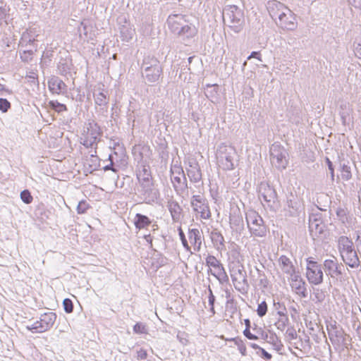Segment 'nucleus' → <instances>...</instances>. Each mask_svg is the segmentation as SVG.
Instances as JSON below:
<instances>
[{
    "instance_id": "f257e3e1",
    "label": "nucleus",
    "mask_w": 361,
    "mask_h": 361,
    "mask_svg": "<svg viewBox=\"0 0 361 361\" xmlns=\"http://www.w3.org/2000/svg\"><path fill=\"white\" fill-rule=\"evenodd\" d=\"M166 23L171 32L177 35L185 45H189L197 33V28L189 22L185 15L171 14Z\"/></svg>"
},
{
    "instance_id": "f03ea898",
    "label": "nucleus",
    "mask_w": 361,
    "mask_h": 361,
    "mask_svg": "<svg viewBox=\"0 0 361 361\" xmlns=\"http://www.w3.org/2000/svg\"><path fill=\"white\" fill-rule=\"evenodd\" d=\"M338 250L342 260L347 266L352 269H357L360 266L358 251L355 250L353 240L348 237L341 235L338 238Z\"/></svg>"
},
{
    "instance_id": "7ed1b4c3",
    "label": "nucleus",
    "mask_w": 361,
    "mask_h": 361,
    "mask_svg": "<svg viewBox=\"0 0 361 361\" xmlns=\"http://www.w3.org/2000/svg\"><path fill=\"white\" fill-rule=\"evenodd\" d=\"M224 24L235 33L240 32L245 25L244 12L235 5H226L223 8Z\"/></svg>"
},
{
    "instance_id": "20e7f679",
    "label": "nucleus",
    "mask_w": 361,
    "mask_h": 361,
    "mask_svg": "<svg viewBox=\"0 0 361 361\" xmlns=\"http://www.w3.org/2000/svg\"><path fill=\"white\" fill-rule=\"evenodd\" d=\"M216 159L219 166L225 171L233 170L235 168L236 157L235 149L224 143L219 145L216 150Z\"/></svg>"
},
{
    "instance_id": "39448f33",
    "label": "nucleus",
    "mask_w": 361,
    "mask_h": 361,
    "mask_svg": "<svg viewBox=\"0 0 361 361\" xmlns=\"http://www.w3.org/2000/svg\"><path fill=\"white\" fill-rule=\"evenodd\" d=\"M245 219L251 235L263 238L267 235V227L264 225L263 219L258 213L250 211L246 213Z\"/></svg>"
},
{
    "instance_id": "423d86ee",
    "label": "nucleus",
    "mask_w": 361,
    "mask_h": 361,
    "mask_svg": "<svg viewBox=\"0 0 361 361\" xmlns=\"http://www.w3.org/2000/svg\"><path fill=\"white\" fill-rule=\"evenodd\" d=\"M306 277L310 283L318 286L323 283L324 273L322 266L313 257L306 259Z\"/></svg>"
},
{
    "instance_id": "0eeeda50",
    "label": "nucleus",
    "mask_w": 361,
    "mask_h": 361,
    "mask_svg": "<svg viewBox=\"0 0 361 361\" xmlns=\"http://www.w3.org/2000/svg\"><path fill=\"white\" fill-rule=\"evenodd\" d=\"M87 130L86 134L83 135V137H81L82 141L80 143L85 148H94L95 149L94 152L96 153L97 144L100 141L102 131L98 123L94 121L88 123Z\"/></svg>"
},
{
    "instance_id": "6e6552de",
    "label": "nucleus",
    "mask_w": 361,
    "mask_h": 361,
    "mask_svg": "<svg viewBox=\"0 0 361 361\" xmlns=\"http://www.w3.org/2000/svg\"><path fill=\"white\" fill-rule=\"evenodd\" d=\"M270 160L276 169H285L288 164V152L286 149L279 143H274L269 149Z\"/></svg>"
},
{
    "instance_id": "1a4fd4ad",
    "label": "nucleus",
    "mask_w": 361,
    "mask_h": 361,
    "mask_svg": "<svg viewBox=\"0 0 361 361\" xmlns=\"http://www.w3.org/2000/svg\"><path fill=\"white\" fill-rule=\"evenodd\" d=\"M56 319V314L54 312H49L41 314L39 320H37L26 329L32 333H44L49 330L54 324Z\"/></svg>"
},
{
    "instance_id": "9d476101",
    "label": "nucleus",
    "mask_w": 361,
    "mask_h": 361,
    "mask_svg": "<svg viewBox=\"0 0 361 361\" xmlns=\"http://www.w3.org/2000/svg\"><path fill=\"white\" fill-rule=\"evenodd\" d=\"M137 198L140 202L153 204L159 197V191L154 185V183L140 185L137 190Z\"/></svg>"
},
{
    "instance_id": "9b49d317",
    "label": "nucleus",
    "mask_w": 361,
    "mask_h": 361,
    "mask_svg": "<svg viewBox=\"0 0 361 361\" xmlns=\"http://www.w3.org/2000/svg\"><path fill=\"white\" fill-rule=\"evenodd\" d=\"M304 211L302 200L295 195L290 193L286 197V202L283 207L284 215L286 217H298Z\"/></svg>"
},
{
    "instance_id": "f8f14e48",
    "label": "nucleus",
    "mask_w": 361,
    "mask_h": 361,
    "mask_svg": "<svg viewBox=\"0 0 361 361\" xmlns=\"http://www.w3.org/2000/svg\"><path fill=\"white\" fill-rule=\"evenodd\" d=\"M190 204L194 212L200 214L202 219H209L211 217L207 200L203 195H193L190 200Z\"/></svg>"
},
{
    "instance_id": "ddd939ff",
    "label": "nucleus",
    "mask_w": 361,
    "mask_h": 361,
    "mask_svg": "<svg viewBox=\"0 0 361 361\" xmlns=\"http://www.w3.org/2000/svg\"><path fill=\"white\" fill-rule=\"evenodd\" d=\"M259 200H263L270 209L274 208V204L278 200L275 189L266 182H262L258 187Z\"/></svg>"
},
{
    "instance_id": "4468645a",
    "label": "nucleus",
    "mask_w": 361,
    "mask_h": 361,
    "mask_svg": "<svg viewBox=\"0 0 361 361\" xmlns=\"http://www.w3.org/2000/svg\"><path fill=\"white\" fill-rule=\"evenodd\" d=\"M275 23L279 27L290 31L295 30L298 25L295 15L289 8Z\"/></svg>"
},
{
    "instance_id": "2eb2a0df",
    "label": "nucleus",
    "mask_w": 361,
    "mask_h": 361,
    "mask_svg": "<svg viewBox=\"0 0 361 361\" xmlns=\"http://www.w3.org/2000/svg\"><path fill=\"white\" fill-rule=\"evenodd\" d=\"M322 269H324L325 274L331 278H336L343 274L342 268H343V265L341 263L338 262L336 258L333 259H326L324 261Z\"/></svg>"
},
{
    "instance_id": "dca6fc26",
    "label": "nucleus",
    "mask_w": 361,
    "mask_h": 361,
    "mask_svg": "<svg viewBox=\"0 0 361 361\" xmlns=\"http://www.w3.org/2000/svg\"><path fill=\"white\" fill-rule=\"evenodd\" d=\"M325 228L321 213L311 214L309 216V229L312 235L318 236Z\"/></svg>"
},
{
    "instance_id": "f3484780",
    "label": "nucleus",
    "mask_w": 361,
    "mask_h": 361,
    "mask_svg": "<svg viewBox=\"0 0 361 361\" xmlns=\"http://www.w3.org/2000/svg\"><path fill=\"white\" fill-rule=\"evenodd\" d=\"M288 7L283 3L276 0H271L267 2V9L272 20L276 23L281 16L285 13Z\"/></svg>"
},
{
    "instance_id": "a211bd4d",
    "label": "nucleus",
    "mask_w": 361,
    "mask_h": 361,
    "mask_svg": "<svg viewBox=\"0 0 361 361\" xmlns=\"http://www.w3.org/2000/svg\"><path fill=\"white\" fill-rule=\"evenodd\" d=\"M231 228L240 234L244 230V221L239 208L232 209L229 216Z\"/></svg>"
},
{
    "instance_id": "6ab92c4d",
    "label": "nucleus",
    "mask_w": 361,
    "mask_h": 361,
    "mask_svg": "<svg viewBox=\"0 0 361 361\" xmlns=\"http://www.w3.org/2000/svg\"><path fill=\"white\" fill-rule=\"evenodd\" d=\"M136 176L140 185L153 183V178L149 165L144 164L138 165L136 171Z\"/></svg>"
},
{
    "instance_id": "aec40b11",
    "label": "nucleus",
    "mask_w": 361,
    "mask_h": 361,
    "mask_svg": "<svg viewBox=\"0 0 361 361\" xmlns=\"http://www.w3.org/2000/svg\"><path fill=\"white\" fill-rule=\"evenodd\" d=\"M36 34L34 28L26 29L22 34L19 41V46L22 47H32L35 51L37 50L36 47Z\"/></svg>"
},
{
    "instance_id": "412c9836",
    "label": "nucleus",
    "mask_w": 361,
    "mask_h": 361,
    "mask_svg": "<svg viewBox=\"0 0 361 361\" xmlns=\"http://www.w3.org/2000/svg\"><path fill=\"white\" fill-rule=\"evenodd\" d=\"M187 176L190 182L193 183H200L202 181V173L200 167L197 162L190 161L188 167L186 168Z\"/></svg>"
},
{
    "instance_id": "4be33fe9",
    "label": "nucleus",
    "mask_w": 361,
    "mask_h": 361,
    "mask_svg": "<svg viewBox=\"0 0 361 361\" xmlns=\"http://www.w3.org/2000/svg\"><path fill=\"white\" fill-rule=\"evenodd\" d=\"M188 237L194 251L199 252L201 250L202 242L204 238L201 231L197 228H189Z\"/></svg>"
},
{
    "instance_id": "5701e85b",
    "label": "nucleus",
    "mask_w": 361,
    "mask_h": 361,
    "mask_svg": "<svg viewBox=\"0 0 361 361\" xmlns=\"http://www.w3.org/2000/svg\"><path fill=\"white\" fill-rule=\"evenodd\" d=\"M163 68L161 66H157V68H148L141 71L142 75L149 82H155L159 80L161 75L162 74Z\"/></svg>"
},
{
    "instance_id": "b1692460",
    "label": "nucleus",
    "mask_w": 361,
    "mask_h": 361,
    "mask_svg": "<svg viewBox=\"0 0 361 361\" xmlns=\"http://www.w3.org/2000/svg\"><path fill=\"white\" fill-rule=\"evenodd\" d=\"M167 207L174 222H178L182 217L183 209L179 203L174 200H169L167 202Z\"/></svg>"
},
{
    "instance_id": "393cba45",
    "label": "nucleus",
    "mask_w": 361,
    "mask_h": 361,
    "mask_svg": "<svg viewBox=\"0 0 361 361\" xmlns=\"http://www.w3.org/2000/svg\"><path fill=\"white\" fill-rule=\"evenodd\" d=\"M120 37L124 42H130L134 35L135 30L130 25V23L124 21L123 25L119 26Z\"/></svg>"
},
{
    "instance_id": "a878e982",
    "label": "nucleus",
    "mask_w": 361,
    "mask_h": 361,
    "mask_svg": "<svg viewBox=\"0 0 361 361\" xmlns=\"http://www.w3.org/2000/svg\"><path fill=\"white\" fill-rule=\"evenodd\" d=\"M135 228L138 230L147 228L152 224L151 219L146 215L137 213L133 219Z\"/></svg>"
},
{
    "instance_id": "bb28decb",
    "label": "nucleus",
    "mask_w": 361,
    "mask_h": 361,
    "mask_svg": "<svg viewBox=\"0 0 361 361\" xmlns=\"http://www.w3.org/2000/svg\"><path fill=\"white\" fill-rule=\"evenodd\" d=\"M72 60L68 56L61 57L59 61L57 63V68L59 73L61 75H66L70 73L71 68L72 66Z\"/></svg>"
},
{
    "instance_id": "cd10ccee",
    "label": "nucleus",
    "mask_w": 361,
    "mask_h": 361,
    "mask_svg": "<svg viewBox=\"0 0 361 361\" xmlns=\"http://www.w3.org/2000/svg\"><path fill=\"white\" fill-rule=\"evenodd\" d=\"M279 263L285 274L288 275H293L294 274L295 267L288 257L281 255L279 259Z\"/></svg>"
},
{
    "instance_id": "c85d7f7f",
    "label": "nucleus",
    "mask_w": 361,
    "mask_h": 361,
    "mask_svg": "<svg viewBox=\"0 0 361 361\" xmlns=\"http://www.w3.org/2000/svg\"><path fill=\"white\" fill-rule=\"evenodd\" d=\"M211 240L214 244V247L218 250L225 249V240L223 235L217 231H212L211 232Z\"/></svg>"
},
{
    "instance_id": "c756f323",
    "label": "nucleus",
    "mask_w": 361,
    "mask_h": 361,
    "mask_svg": "<svg viewBox=\"0 0 361 361\" xmlns=\"http://www.w3.org/2000/svg\"><path fill=\"white\" fill-rule=\"evenodd\" d=\"M206 97L213 103L218 101L219 85L217 84H207L204 88Z\"/></svg>"
},
{
    "instance_id": "7c9ffc66",
    "label": "nucleus",
    "mask_w": 361,
    "mask_h": 361,
    "mask_svg": "<svg viewBox=\"0 0 361 361\" xmlns=\"http://www.w3.org/2000/svg\"><path fill=\"white\" fill-rule=\"evenodd\" d=\"M161 66L159 61L154 56L146 55L144 56L141 65V71L148 68H157Z\"/></svg>"
},
{
    "instance_id": "2f4dec72",
    "label": "nucleus",
    "mask_w": 361,
    "mask_h": 361,
    "mask_svg": "<svg viewBox=\"0 0 361 361\" xmlns=\"http://www.w3.org/2000/svg\"><path fill=\"white\" fill-rule=\"evenodd\" d=\"M49 89L55 92H60L65 90L66 85L64 82L57 77L52 78L48 82Z\"/></svg>"
},
{
    "instance_id": "473e14b6",
    "label": "nucleus",
    "mask_w": 361,
    "mask_h": 361,
    "mask_svg": "<svg viewBox=\"0 0 361 361\" xmlns=\"http://www.w3.org/2000/svg\"><path fill=\"white\" fill-rule=\"evenodd\" d=\"M238 275L240 276V281H238V284L234 283L235 288L239 291H246L249 287L246 271L243 269H239Z\"/></svg>"
},
{
    "instance_id": "72a5a7b5",
    "label": "nucleus",
    "mask_w": 361,
    "mask_h": 361,
    "mask_svg": "<svg viewBox=\"0 0 361 361\" xmlns=\"http://www.w3.org/2000/svg\"><path fill=\"white\" fill-rule=\"evenodd\" d=\"M290 286L292 288L295 290V293L301 298H306L307 296L306 283L304 280H300L299 281H295V283H291Z\"/></svg>"
},
{
    "instance_id": "f704fd0d",
    "label": "nucleus",
    "mask_w": 361,
    "mask_h": 361,
    "mask_svg": "<svg viewBox=\"0 0 361 361\" xmlns=\"http://www.w3.org/2000/svg\"><path fill=\"white\" fill-rule=\"evenodd\" d=\"M183 175H185V172L180 163L176 161L175 164H171L170 168L171 180L182 178Z\"/></svg>"
},
{
    "instance_id": "c9c22d12",
    "label": "nucleus",
    "mask_w": 361,
    "mask_h": 361,
    "mask_svg": "<svg viewBox=\"0 0 361 361\" xmlns=\"http://www.w3.org/2000/svg\"><path fill=\"white\" fill-rule=\"evenodd\" d=\"M216 269V272H212V270L210 269H209V272L214 276H215L219 281L220 283H222V282H226V281H228V277L227 276V274L226 272V270L223 266L222 264H221L220 265H219L216 268H215Z\"/></svg>"
},
{
    "instance_id": "e433bc0d",
    "label": "nucleus",
    "mask_w": 361,
    "mask_h": 361,
    "mask_svg": "<svg viewBox=\"0 0 361 361\" xmlns=\"http://www.w3.org/2000/svg\"><path fill=\"white\" fill-rule=\"evenodd\" d=\"M340 171L341 178L343 180L348 181L352 178L351 168L349 165V162L345 163V161H340Z\"/></svg>"
},
{
    "instance_id": "4c0bfd02",
    "label": "nucleus",
    "mask_w": 361,
    "mask_h": 361,
    "mask_svg": "<svg viewBox=\"0 0 361 361\" xmlns=\"http://www.w3.org/2000/svg\"><path fill=\"white\" fill-rule=\"evenodd\" d=\"M171 181L173 184V189H174L176 193L178 196L183 197L185 195H186V193H185V191L184 189V185L183 184V183H182V181H181V178H178L175 180H172Z\"/></svg>"
},
{
    "instance_id": "58836bf2",
    "label": "nucleus",
    "mask_w": 361,
    "mask_h": 361,
    "mask_svg": "<svg viewBox=\"0 0 361 361\" xmlns=\"http://www.w3.org/2000/svg\"><path fill=\"white\" fill-rule=\"evenodd\" d=\"M95 104L98 106H106L109 103V98L103 92L93 94Z\"/></svg>"
},
{
    "instance_id": "ea45409f",
    "label": "nucleus",
    "mask_w": 361,
    "mask_h": 361,
    "mask_svg": "<svg viewBox=\"0 0 361 361\" xmlns=\"http://www.w3.org/2000/svg\"><path fill=\"white\" fill-rule=\"evenodd\" d=\"M49 106L52 110L60 114L67 111V107L65 104L59 102L56 100H51L49 102Z\"/></svg>"
},
{
    "instance_id": "a19ab883",
    "label": "nucleus",
    "mask_w": 361,
    "mask_h": 361,
    "mask_svg": "<svg viewBox=\"0 0 361 361\" xmlns=\"http://www.w3.org/2000/svg\"><path fill=\"white\" fill-rule=\"evenodd\" d=\"M312 294L314 298H312V300L315 303H321L325 300V294L324 292L319 288H312Z\"/></svg>"
},
{
    "instance_id": "79ce46f5",
    "label": "nucleus",
    "mask_w": 361,
    "mask_h": 361,
    "mask_svg": "<svg viewBox=\"0 0 361 361\" xmlns=\"http://www.w3.org/2000/svg\"><path fill=\"white\" fill-rule=\"evenodd\" d=\"M103 170L104 171H111L113 172V176H112V179L114 180H117L119 176L118 174V166L116 165L114 162V161H111V162H110V164L106 165L105 166L103 167Z\"/></svg>"
},
{
    "instance_id": "37998d69",
    "label": "nucleus",
    "mask_w": 361,
    "mask_h": 361,
    "mask_svg": "<svg viewBox=\"0 0 361 361\" xmlns=\"http://www.w3.org/2000/svg\"><path fill=\"white\" fill-rule=\"evenodd\" d=\"M35 49H26L20 51V58L23 62L28 63L32 61Z\"/></svg>"
},
{
    "instance_id": "c03bdc74",
    "label": "nucleus",
    "mask_w": 361,
    "mask_h": 361,
    "mask_svg": "<svg viewBox=\"0 0 361 361\" xmlns=\"http://www.w3.org/2000/svg\"><path fill=\"white\" fill-rule=\"evenodd\" d=\"M178 235H179V237L181 240L183 247L185 248V250L187 252H189L191 254H192L193 252L191 251V247L189 245L188 242L185 235V233H184L183 231L182 230L181 227H179L178 228Z\"/></svg>"
},
{
    "instance_id": "a18cd8bd",
    "label": "nucleus",
    "mask_w": 361,
    "mask_h": 361,
    "mask_svg": "<svg viewBox=\"0 0 361 361\" xmlns=\"http://www.w3.org/2000/svg\"><path fill=\"white\" fill-rule=\"evenodd\" d=\"M269 342L274 345V349L277 352L281 354V351L283 350V345L281 343V341L279 340L276 334H274L271 336H270V341H269Z\"/></svg>"
},
{
    "instance_id": "49530a36",
    "label": "nucleus",
    "mask_w": 361,
    "mask_h": 361,
    "mask_svg": "<svg viewBox=\"0 0 361 361\" xmlns=\"http://www.w3.org/2000/svg\"><path fill=\"white\" fill-rule=\"evenodd\" d=\"M343 330L342 328H339L336 329V331H334L333 333L329 331V336L331 342L334 344L335 343L336 341L334 339V337H336L337 339L339 338L343 337Z\"/></svg>"
},
{
    "instance_id": "de8ad7c7",
    "label": "nucleus",
    "mask_w": 361,
    "mask_h": 361,
    "mask_svg": "<svg viewBox=\"0 0 361 361\" xmlns=\"http://www.w3.org/2000/svg\"><path fill=\"white\" fill-rule=\"evenodd\" d=\"M336 216L342 223H345L348 221L347 209L342 207H338L336 209Z\"/></svg>"
},
{
    "instance_id": "09e8293b",
    "label": "nucleus",
    "mask_w": 361,
    "mask_h": 361,
    "mask_svg": "<svg viewBox=\"0 0 361 361\" xmlns=\"http://www.w3.org/2000/svg\"><path fill=\"white\" fill-rule=\"evenodd\" d=\"M208 292H209L208 302H209V305L210 307V312L212 314H215L214 303L216 301V298H215L214 295L213 294V292H212L210 286H209V288H208Z\"/></svg>"
},
{
    "instance_id": "8fccbe9b",
    "label": "nucleus",
    "mask_w": 361,
    "mask_h": 361,
    "mask_svg": "<svg viewBox=\"0 0 361 361\" xmlns=\"http://www.w3.org/2000/svg\"><path fill=\"white\" fill-rule=\"evenodd\" d=\"M20 199L27 204H30L33 200V197L28 190H24L20 192Z\"/></svg>"
},
{
    "instance_id": "3c124183",
    "label": "nucleus",
    "mask_w": 361,
    "mask_h": 361,
    "mask_svg": "<svg viewBox=\"0 0 361 361\" xmlns=\"http://www.w3.org/2000/svg\"><path fill=\"white\" fill-rule=\"evenodd\" d=\"M268 310V306L265 301H262L259 304H258L257 313L259 317H263L266 315Z\"/></svg>"
},
{
    "instance_id": "603ef678",
    "label": "nucleus",
    "mask_w": 361,
    "mask_h": 361,
    "mask_svg": "<svg viewBox=\"0 0 361 361\" xmlns=\"http://www.w3.org/2000/svg\"><path fill=\"white\" fill-rule=\"evenodd\" d=\"M221 263L213 255H208L206 258V264L208 267L216 268Z\"/></svg>"
},
{
    "instance_id": "864d4df0",
    "label": "nucleus",
    "mask_w": 361,
    "mask_h": 361,
    "mask_svg": "<svg viewBox=\"0 0 361 361\" xmlns=\"http://www.w3.org/2000/svg\"><path fill=\"white\" fill-rule=\"evenodd\" d=\"M89 204L85 200H81L79 202L77 207V212L79 214H85L90 208Z\"/></svg>"
},
{
    "instance_id": "5fc2aeb1",
    "label": "nucleus",
    "mask_w": 361,
    "mask_h": 361,
    "mask_svg": "<svg viewBox=\"0 0 361 361\" xmlns=\"http://www.w3.org/2000/svg\"><path fill=\"white\" fill-rule=\"evenodd\" d=\"M288 322V317H285V318H279L278 321L276 322L275 325L279 330L283 331L287 326Z\"/></svg>"
},
{
    "instance_id": "6e6d98bb",
    "label": "nucleus",
    "mask_w": 361,
    "mask_h": 361,
    "mask_svg": "<svg viewBox=\"0 0 361 361\" xmlns=\"http://www.w3.org/2000/svg\"><path fill=\"white\" fill-rule=\"evenodd\" d=\"M63 306L64 311L70 314L73 311V301L69 298H65L63 301Z\"/></svg>"
},
{
    "instance_id": "4d7b16f0",
    "label": "nucleus",
    "mask_w": 361,
    "mask_h": 361,
    "mask_svg": "<svg viewBox=\"0 0 361 361\" xmlns=\"http://www.w3.org/2000/svg\"><path fill=\"white\" fill-rule=\"evenodd\" d=\"M11 103L4 98H0V111L3 113H6L11 108Z\"/></svg>"
},
{
    "instance_id": "13d9d810",
    "label": "nucleus",
    "mask_w": 361,
    "mask_h": 361,
    "mask_svg": "<svg viewBox=\"0 0 361 361\" xmlns=\"http://www.w3.org/2000/svg\"><path fill=\"white\" fill-rule=\"evenodd\" d=\"M133 331L135 334H145L147 330L144 324L137 322L133 326Z\"/></svg>"
},
{
    "instance_id": "bf43d9fd",
    "label": "nucleus",
    "mask_w": 361,
    "mask_h": 361,
    "mask_svg": "<svg viewBox=\"0 0 361 361\" xmlns=\"http://www.w3.org/2000/svg\"><path fill=\"white\" fill-rule=\"evenodd\" d=\"M257 354L266 361H269L272 357V355L262 348L259 351H257Z\"/></svg>"
},
{
    "instance_id": "052dcab7",
    "label": "nucleus",
    "mask_w": 361,
    "mask_h": 361,
    "mask_svg": "<svg viewBox=\"0 0 361 361\" xmlns=\"http://www.w3.org/2000/svg\"><path fill=\"white\" fill-rule=\"evenodd\" d=\"M325 161H326L328 169L329 170L331 179L332 181H334V177H335L334 164H333L332 161L328 157L325 158Z\"/></svg>"
},
{
    "instance_id": "680f3d73",
    "label": "nucleus",
    "mask_w": 361,
    "mask_h": 361,
    "mask_svg": "<svg viewBox=\"0 0 361 361\" xmlns=\"http://www.w3.org/2000/svg\"><path fill=\"white\" fill-rule=\"evenodd\" d=\"M286 334L287 335V337L290 340H294V339L297 338V333L293 326L288 327L286 330Z\"/></svg>"
},
{
    "instance_id": "e2e57ef3",
    "label": "nucleus",
    "mask_w": 361,
    "mask_h": 361,
    "mask_svg": "<svg viewBox=\"0 0 361 361\" xmlns=\"http://www.w3.org/2000/svg\"><path fill=\"white\" fill-rule=\"evenodd\" d=\"M355 245L357 251L361 254V231H356Z\"/></svg>"
},
{
    "instance_id": "0e129e2a",
    "label": "nucleus",
    "mask_w": 361,
    "mask_h": 361,
    "mask_svg": "<svg viewBox=\"0 0 361 361\" xmlns=\"http://www.w3.org/2000/svg\"><path fill=\"white\" fill-rule=\"evenodd\" d=\"M147 357V351L142 348L137 350V359L140 360H145Z\"/></svg>"
},
{
    "instance_id": "69168bd1",
    "label": "nucleus",
    "mask_w": 361,
    "mask_h": 361,
    "mask_svg": "<svg viewBox=\"0 0 361 361\" xmlns=\"http://www.w3.org/2000/svg\"><path fill=\"white\" fill-rule=\"evenodd\" d=\"M244 336L250 340H257L258 336L250 332V329L245 328L243 331Z\"/></svg>"
},
{
    "instance_id": "338daca9",
    "label": "nucleus",
    "mask_w": 361,
    "mask_h": 361,
    "mask_svg": "<svg viewBox=\"0 0 361 361\" xmlns=\"http://www.w3.org/2000/svg\"><path fill=\"white\" fill-rule=\"evenodd\" d=\"M354 48V51L356 56H357L359 59H361V39L357 42H355Z\"/></svg>"
},
{
    "instance_id": "774afa93",
    "label": "nucleus",
    "mask_w": 361,
    "mask_h": 361,
    "mask_svg": "<svg viewBox=\"0 0 361 361\" xmlns=\"http://www.w3.org/2000/svg\"><path fill=\"white\" fill-rule=\"evenodd\" d=\"M259 284L263 288H267L268 285V281L264 274H262L259 272Z\"/></svg>"
}]
</instances>
